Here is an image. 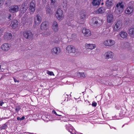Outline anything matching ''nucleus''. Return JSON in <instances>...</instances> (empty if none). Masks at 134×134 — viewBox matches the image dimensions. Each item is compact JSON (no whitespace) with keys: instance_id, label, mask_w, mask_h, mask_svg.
I'll return each instance as SVG.
<instances>
[{"instance_id":"1","label":"nucleus","mask_w":134,"mask_h":134,"mask_svg":"<svg viewBox=\"0 0 134 134\" xmlns=\"http://www.w3.org/2000/svg\"><path fill=\"white\" fill-rule=\"evenodd\" d=\"M91 21L93 22L95 26L99 27L103 23L102 20L98 17L93 18Z\"/></svg>"},{"instance_id":"2","label":"nucleus","mask_w":134,"mask_h":134,"mask_svg":"<svg viewBox=\"0 0 134 134\" xmlns=\"http://www.w3.org/2000/svg\"><path fill=\"white\" fill-rule=\"evenodd\" d=\"M23 35L25 38L30 40L33 37L34 34L31 31L27 30L24 32Z\"/></svg>"},{"instance_id":"3","label":"nucleus","mask_w":134,"mask_h":134,"mask_svg":"<svg viewBox=\"0 0 134 134\" xmlns=\"http://www.w3.org/2000/svg\"><path fill=\"white\" fill-rule=\"evenodd\" d=\"M114 53L110 51H108L105 52L103 54L104 58L106 59H112L114 57Z\"/></svg>"},{"instance_id":"4","label":"nucleus","mask_w":134,"mask_h":134,"mask_svg":"<svg viewBox=\"0 0 134 134\" xmlns=\"http://www.w3.org/2000/svg\"><path fill=\"white\" fill-rule=\"evenodd\" d=\"M66 50L67 52L69 53H75L76 52L77 49L75 47L72 45L68 46L66 47Z\"/></svg>"},{"instance_id":"5","label":"nucleus","mask_w":134,"mask_h":134,"mask_svg":"<svg viewBox=\"0 0 134 134\" xmlns=\"http://www.w3.org/2000/svg\"><path fill=\"white\" fill-rule=\"evenodd\" d=\"M115 44V42L114 40L111 39H109L104 41L103 44L105 46L111 47Z\"/></svg>"},{"instance_id":"6","label":"nucleus","mask_w":134,"mask_h":134,"mask_svg":"<svg viewBox=\"0 0 134 134\" xmlns=\"http://www.w3.org/2000/svg\"><path fill=\"white\" fill-rule=\"evenodd\" d=\"M122 26V23L121 21L119 20L116 22L114 27V30L115 31H117L120 29Z\"/></svg>"},{"instance_id":"7","label":"nucleus","mask_w":134,"mask_h":134,"mask_svg":"<svg viewBox=\"0 0 134 134\" xmlns=\"http://www.w3.org/2000/svg\"><path fill=\"white\" fill-rule=\"evenodd\" d=\"M19 9V7L17 5H12L9 8V11L12 13H14L18 12Z\"/></svg>"},{"instance_id":"8","label":"nucleus","mask_w":134,"mask_h":134,"mask_svg":"<svg viewBox=\"0 0 134 134\" xmlns=\"http://www.w3.org/2000/svg\"><path fill=\"white\" fill-rule=\"evenodd\" d=\"M60 52V49L59 48L55 47L52 49L51 53L53 55L56 56L58 55Z\"/></svg>"},{"instance_id":"9","label":"nucleus","mask_w":134,"mask_h":134,"mask_svg":"<svg viewBox=\"0 0 134 134\" xmlns=\"http://www.w3.org/2000/svg\"><path fill=\"white\" fill-rule=\"evenodd\" d=\"M34 23L36 25H38L40 24L41 22L42 18L39 14H37L34 18Z\"/></svg>"},{"instance_id":"10","label":"nucleus","mask_w":134,"mask_h":134,"mask_svg":"<svg viewBox=\"0 0 134 134\" xmlns=\"http://www.w3.org/2000/svg\"><path fill=\"white\" fill-rule=\"evenodd\" d=\"M63 15V11L60 9H58L56 13L55 16L58 20L62 19Z\"/></svg>"},{"instance_id":"11","label":"nucleus","mask_w":134,"mask_h":134,"mask_svg":"<svg viewBox=\"0 0 134 134\" xmlns=\"http://www.w3.org/2000/svg\"><path fill=\"white\" fill-rule=\"evenodd\" d=\"M80 19L78 21L79 23L83 24L84 23V21L86 17V14L82 11L80 12Z\"/></svg>"},{"instance_id":"12","label":"nucleus","mask_w":134,"mask_h":134,"mask_svg":"<svg viewBox=\"0 0 134 134\" xmlns=\"http://www.w3.org/2000/svg\"><path fill=\"white\" fill-rule=\"evenodd\" d=\"M10 46L8 43H5L1 46V49L3 51H7L10 49Z\"/></svg>"},{"instance_id":"13","label":"nucleus","mask_w":134,"mask_h":134,"mask_svg":"<svg viewBox=\"0 0 134 134\" xmlns=\"http://www.w3.org/2000/svg\"><path fill=\"white\" fill-rule=\"evenodd\" d=\"M82 33L84 36L86 37H89L91 35V31L88 29L84 28L82 30Z\"/></svg>"},{"instance_id":"14","label":"nucleus","mask_w":134,"mask_h":134,"mask_svg":"<svg viewBox=\"0 0 134 134\" xmlns=\"http://www.w3.org/2000/svg\"><path fill=\"white\" fill-rule=\"evenodd\" d=\"M10 25L12 28L15 29L18 26V21L17 20H14L12 21Z\"/></svg>"},{"instance_id":"15","label":"nucleus","mask_w":134,"mask_h":134,"mask_svg":"<svg viewBox=\"0 0 134 134\" xmlns=\"http://www.w3.org/2000/svg\"><path fill=\"white\" fill-rule=\"evenodd\" d=\"M52 29L55 32H57L58 30V27L57 22L56 21H54L53 23L52 26Z\"/></svg>"},{"instance_id":"16","label":"nucleus","mask_w":134,"mask_h":134,"mask_svg":"<svg viewBox=\"0 0 134 134\" xmlns=\"http://www.w3.org/2000/svg\"><path fill=\"white\" fill-rule=\"evenodd\" d=\"M48 27V23L47 21L43 22L41 26V29L42 30H46Z\"/></svg>"},{"instance_id":"17","label":"nucleus","mask_w":134,"mask_h":134,"mask_svg":"<svg viewBox=\"0 0 134 134\" xmlns=\"http://www.w3.org/2000/svg\"><path fill=\"white\" fill-rule=\"evenodd\" d=\"M27 9V7L25 6V4H22L21 5V8H20V14L22 15L25 13Z\"/></svg>"},{"instance_id":"18","label":"nucleus","mask_w":134,"mask_h":134,"mask_svg":"<svg viewBox=\"0 0 134 134\" xmlns=\"http://www.w3.org/2000/svg\"><path fill=\"white\" fill-rule=\"evenodd\" d=\"M85 47L87 49L92 50L95 48L96 45L95 44L86 43L85 45Z\"/></svg>"},{"instance_id":"19","label":"nucleus","mask_w":134,"mask_h":134,"mask_svg":"<svg viewBox=\"0 0 134 134\" xmlns=\"http://www.w3.org/2000/svg\"><path fill=\"white\" fill-rule=\"evenodd\" d=\"M12 37V35L11 33L6 32L4 35V37L5 39L9 40H10Z\"/></svg>"},{"instance_id":"20","label":"nucleus","mask_w":134,"mask_h":134,"mask_svg":"<svg viewBox=\"0 0 134 134\" xmlns=\"http://www.w3.org/2000/svg\"><path fill=\"white\" fill-rule=\"evenodd\" d=\"M35 3L32 2H31L30 4L29 9L30 10L32 13H34L35 10Z\"/></svg>"},{"instance_id":"21","label":"nucleus","mask_w":134,"mask_h":134,"mask_svg":"<svg viewBox=\"0 0 134 134\" xmlns=\"http://www.w3.org/2000/svg\"><path fill=\"white\" fill-rule=\"evenodd\" d=\"M133 10V7L132 6H129L125 10V13L127 14H129L132 13Z\"/></svg>"},{"instance_id":"22","label":"nucleus","mask_w":134,"mask_h":134,"mask_svg":"<svg viewBox=\"0 0 134 134\" xmlns=\"http://www.w3.org/2000/svg\"><path fill=\"white\" fill-rule=\"evenodd\" d=\"M113 15L111 14H109L107 16V21L108 23H110L113 21Z\"/></svg>"},{"instance_id":"23","label":"nucleus","mask_w":134,"mask_h":134,"mask_svg":"<svg viewBox=\"0 0 134 134\" xmlns=\"http://www.w3.org/2000/svg\"><path fill=\"white\" fill-rule=\"evenodd\" d=\"M67 130L68 131L72 134H76V132L75 131L74 128L71 126L70 125L69 127L68 128Z\"/></svg>"},{"instance_id":"24","label":"nucleus","mask_w":134,"mask_h":134,"mask_svg":"<svg viewBox=\"0 0 134 134\" xmlns=\"http://www.w3.org/2000/svg\"><path fill=\"white\" fill-rule=\"evenodd\" d=\"M67 2L66 1H64L61 3L60 7H61L65 11L67 9Z\"/></svg>"},{"instance_id":"25","label":"nucleus","mask_w":134,"mask_h":134,"mask_svg":"<svg viewBox=\"0 0 134 134\" xmlns=\"http://www.w3.org/2000/svg\"><path fill=\"white\" fill-rule=\"evenodd\" d=\"M105 9L104 7H101L99 8L96 11L97 13H104L105 11Z\"/></svg>"},{"instance_id":"26","label":"nucleus","mask_w":134,"mask_h":134,"mask_svg":"<svg viewBox=\"0 0 134 134\" xmlns=\"http://www.w3.org/2000/svg\"><path fill=\"white\" fill-rule=\"evenodd\" d=\"M101 0H93L92 2L93 6L99 5Z\"/></svg>"},{"instance_id":"27","label":"nucleus","mask_w":134,"mask_h":134,"mask_svg":"<svg viewBox=\"0 0 134 134\" xmlns=\"http://www.w3.org/2000/svg\"><path fill=\"white\" fill-rule=\"evenodd\" d=\"M124 10L123 9H120L119 7H116L115 12L117 14H120L122 13Z\"/></svg>"},{"instance_id":"28","label":"nucleus","mask_w":134,"mask_h":134,"mask_svg":"<svg viewBox=\"0 0 134 134\" xmlns=\"http://www.w3.org/2000/svg\"><path fill=\"white\" fill-rule=\"evenodd\" d=\"M129 34L132 37H134V28H131L129 30Z\"/></svg>"},{"instance_id":"29","label":"nucleus","mask_w":134,"mask_h":134,"mask_svg":"<svg viewBox=\"0 0 134 134\" xmlns=\"http://www.w3.org/2000/svg\"><path fill=\"white\" fill-rule=\"evenodd\" d=\"M120 36L122 38H125L127 36V33L124 31H121L120 33Z\"/></svg>"},{"instance_id":"30","label":"nucleus","mask_w":134,"mask_h":134,"mask_svg":"<svg viewBox=\"0 0 134 134\" xmlns=\"http://www.w3.org/2000/svg\"><path fill=\"white\" fill-rule=\"evenodd\" d=\"M116 7H119L120 9H123L124 7V5L122 4V2H120L117 3L116 6Z\"/></svg>"},{"instance_id":"31","label":"nucleus","mask_w":134,"mask_h":134,"mask_svg":"<svg viewBox=\"0 0 134 134\" xmlns=\"http://www.w3.org/2000/svg\"><path fill=\"white\" fill-rule=\"evenodd\" d=\"M113 4L112 0H108L106 2V5L109 7L111 6Z\"/></svg>"},{"instance_id":"32","label":"nucleus","mask_w":134,"mask_h":134,"mask_svg":"<svg viewBox=\"0 0 134 134\" xmlns=\"http://www.w3.org/2000/svg\"><path fill=\"white\" fill-rule=\"evenodd\" d=\"M76 36L75 34H72L71 35V37L70 38V41H74L76 40Z\"/></svg>"},{"instance_id":"33","label":"nucleus","mask_w":134,"mask_h":134,"mask_svg":"<svg viewBox=\"0 0 134 134\" xmlns=\"http://www.w3.org/2000/svg\"><path fill=\"white\" fill-rule=\"evenodd\" d=\"M78 74L81 77L84 78L86 77V75L84 72H79Z\"/></svg>"},{"instance_id":"34","label":"nucleus","mask_w":134,"mask_h":134,"mask_svg":"<svg viewBox=\"0 0 134 134\" xmlns=\"http://www.w3.org/2000/svg\"><path fill=\"white\" fill-rule=\"evenodd\" d=\"M51 4L55 6L56 5V0H50Z\"/></svg>"},{"instance_id":"35","label":"nucleus","mask_w":134,"mask_h":134,"mask_svg":"<svg viewBox=\"0 0 134 134\" xmlns=\"http://www.w3.org/2000/svg\"><path fill=\"white\" fill-rule=\"evenodd\" d=\"M7 127V125L5 124H4L0 127V129L1 130L5 129H6Z\"/></svg>"},{"instance_id":"36","label":"nucleus","mask_w":134,"mask_h":134,"mask_svg":"<svg viewBox=\"0 0 134 134\" xmlns=\"http://www.w3.org/2000/svg\"><path fill=\"white\" fill-rule=\"evenodd\" d=\"M46 73L51 76L54 75V74L53 72L50 71L48 70L47 71Z\"/></svg>"},{"instance_id":"37","label":"nucleus","mask_w":134,"mask_h":134,"mask_svg":"<svg viewBox=\"0 0 134 134\" xmlns=\"http://www.w3.org/2000/svg\"><path fill=\"white\" fill-rule=\"evenodd\" d=\"M50 34L49 32H45L44 33V36H47L50 35Z\"/></svg>"},{"instance_id":"38","label":"nucleus","mask_w":134,"mask_h":134,"mask_svg":"<svg viewBox=\"0 0 134 134\" xmlns=\"http://www.w3.org/2000/svg\"><path fill=\"white\" fill-rule=\"evenodd\" d=\"M47 12L48 13H50L51 10L49 8H46Z\"/></svg>"},{"instance_id":"39","label":"nucleus","mask_w":134,"mask_h":134,"mask_svg":"<svg viewBox=\"0 0 134 134\" xmlns=\"http://www.w3.org/2000/svg\"><path fill=\"white\" fill-rule=\"evenodd\" d=\"M52 113L54 114H55V115H57V116H61L62 115H58V114L54 110H53L52 111Z\"/></svg>"},{"instance_id":"40","label":"nucleus","mask_w":134,"mask_h":134,"mask_svg":"<svg viewBox=\"0 0 134 134\" xmlns=\"http://www.w3.org/2000/svg\"><path fill=\"white\" fill-rule=\"evenodd\" d=\"M97 105V103H96L95 102H93L92 104V106L94 107H96Z\"/></svg>"},{"instance_id":"41","label":"nucleus","mask_w":134,"mask_h":134,"mask_svg":"<svg viewBox=\"0 0 134 134\" xmlns=\"http://www.w3.org/2000/svg\"><path fill=\"white\" fill-rule=\"evenodd\" d=\"M13 79L14 81L15 82H19V80H17L16 79H15L14 78H13Z\"/></svg>"},{"instance_id":"42","label":"nucleus","mask_w":134,"mask_h":134,"mask_svg":"<svg viewBox=\"0 0 134 134\" xmlns=\"http://www.w3.org/2000/svg\"><path fill=\"white\" fill-rule=\"evenodd\" d=\"M11 15L10 14H9L8 17V19H9V20H10V18L11 17Z\"/></svg>"},{"instance_id":"43","label":"nucleus","mask_w":134,"mask_h":134,"mask_svg":"<svg viewBox=\"0 0 134 134\" xmlns=\"http://www.w3.org/2000/svg\"><path fill=\"white\" fill-rule=\"evenodd\" d=\"M4 103V102L2 101H0V106H2L3 104Z\"/></svg>"},{"instance_id":"44","label":"nucleus","mask_w":134,"mask_h":134,"mask_svg":"<svg viewBox=\"0 0 134 134\" xmlns=\"http://www.w3.org/2000/svg\"><path fill=\"white\" fill-rule=\"evenodd\" d=\"M17 119L18 120H21V118L19 117H18L17 118Z\"/></svg>"},{"instance_id":"45","label":"nucleus","mask_w":134,"mask_h":134,"mask_svg":"<svg viewBox=\"0 0 134 134\" xmlns=\"http://www.w3.org/2000/svg\"><path fill=\"white\" fill-rule=\"evenodd\" d=\"M3 3H4L3 2H1V1H0V6H1L3 4Z\"/></svg>"},{"instance_id":"46","label":"nucleus","mask_w":134,"mask_h":134,"mask_svg":"<svg viewBox=\"0 0 134 134\" xmlns=\"http://www.w3.org/2000/svg\"><path fill=\"white\" fill-rule=\"evenodd\" d=\"M19 110V107L15 109V110L16 111H18Z\"/></svg>"},{"instance_id":"47","label":"nucleus","mask_w":134,"mask_h":134,"mask_svg":"<svg viewBox=\"0 0 134 134\" xmlns=\"http://www.w3.org/2000/svg\"><path fill=\"white\" fill-rule=\"evenodd\" d=\"M3 31V29L2 30H1V28L0 27V33H2Z\"/></svg>"},{"instance_id":"48","label":"nucleus","mask_w":134,"mask_h":134,"mask_svg":"<svg viewBox=\"0 0 134 134\" xmlns=\"http://www.w3.org/2000/svg\"><path fill=\"white\" fill-rule=\"evenodd\" d=\"M25 118V117L24 116H23L21 118V120H23Z\"/></svg>"},{"instance_id":"49","label":"nucleus","mask_w":134,"mask_h":134,"mask_svg":"<svg viewBox=\"0 0 134 134\" xmlns=\"http://www.w3.org/2000/svg\"><path fill=\"white\" fill-rule=\"evenodd\" d=\"M43 2V3H45L46 2V0H42Z\"/></svg>"},{"instance_id":"50","label":"nucleus","mask_w":134,"mask_h":134,"mask_svg":"<svg viewBox=\"0 0 134 134\" xmlns=\"http://www.w3.org/2000/svg\"><path fill=\"white\" fill-rule=\"evenodd\" d=\"M22 0H16V1L18 2H21Z\"/></svg>"},{"instance_id":"51","label":"nucleus","mask_w":134,"mask_h":134,"mask_svg":"<svg viewBox=\"0 0 134 134\" xmlns=\"http://www.w3.org/2000/svg\"><path fill=\"white\" fill-rule=\"evenodd\" d=\"M0 1L4 3L5 0H0Z\"/></svg>"},{"instance_id":"52","label":"nucleus","mask_w":134,"mask_h":134,"mask_svg":"<svg viewBox=\"0 0 134 134\" xmlns=\"http://www.w3.org/2000/svg\"><path fill=\"white\" fill-rule=\"evenodd\" d=\"M103 4H104V3H101V5H103Z\"/></svg>"}]
</instances>
